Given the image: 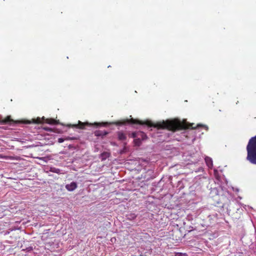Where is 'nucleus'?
Masks as SVG:
<instances>
[{"label": "nucleus", "instance_id": "obj_1", "mask_svg": "<svg viewBox=\"0 0 256 256\" xmlns=\"http://www.w3.org/2000/svg\"><path fill=\"white\" fill-rule=\"evenodd\" d=\"M126 123L139 124L142 125L144 124L150 127H154L158 129H166L172 132H176L177 130L186 129L193 130L199 128H206V130L208 128L206 126L201 124H198L196 126H194V124L193 123L189 124L185 120L181 122L178 119H174L172 120H168L166 121H160L154 124L149 120L142 121L132 118L130 120L126 119L112 122V124L117 126H120L125 124Z\"/></svg>", "mask_w": 256, "mask_h": 256}, {"label": "nucleus", "instance_id": "obj_2", "mask_svg": "<svg viewBox=\"0 0 256 256\" xmlns=\"http://www.w3.org/2000/svg\"><path fill=\"white\" fill-rule=\"evenodd\" d=\"M246 150V160L251 164H256V136L250 139Z\"/></svg>", "mask_w": 256, "mask_h": 256}, {"label": "nucleus", "instance_id": "obj_3", "mask_svg": "<svg viewBox=\"0 0 256 256\" xmlns=\"http://www.w3.org/2000/svg\"><path fill=\"white\" fill-rule=\"evenodd\" d=\"M43 122H46L50 124H58V122L54 118H46L44 116L42 118L38 117L36 118H32L31 120H26L24 122V124H40Z\"/></svg>", "mask_w": 256, "mask_h": 256}, {"label": "nucleus", "instance_id": "obj_4", "mask_svg": "<svg viewBox=\"0 0 256 256\" xmlns=\"http://www.w3.org/2000/svg\"><path fill=\"white\" fill-rule=\"evenodd\" d=\"M0 123L2 124H14L19 123L18 121H15L14 120L12 119L11 116H7L6 118H0Z\"/></svg>", "mask_w": 256, "mask_h": 256}, {"label": "nucleus", "instance_id": "obj_5", "mask_svg": "<svg viewBox=\"0 0 256 256\" xmlns=\"http://www.w3.org/2000/svg\"><path fill=\"white\" fill-rule=\"evenodd\" d=\"M106 123L100 124V123H96V122L94 123V124H88V122H81L79 121L78 124V125L75 124V125H74V126L76 128H78L80 129H84L86 126L94 125V126H102V125L106 126Z\"/></svg>", "mask_w": 256, "mask_h": 256}, {"label": "nucleus", "instance_id": "obj_6", "mask_svg": "<svg viewBox=\"0 0 256 256\" xmlns=\"http://www.w3.org/2000/svg\"><path fill=\"white\" fill-rule=\"evenodd\" d=\"M77 188V184L76 182H72L70 184H67L66 186V189L70 192L74 190Z\"/></svg>", "mask_w": 256, "mask_h": 256}, {"label": "nucleus", "instance_id": "obj_7", "mask_svg": "<svg viewBox=\"0 0 256 256\" xmlns=\"http://www.w3.org/2000/svg\"><path fill=\"white\" fill-rule=\"evenodd\" d=\"M118 138L120 140H125L126 139V134L122 131L117 132Z\"/></svg>", "mask_w": 256, "mask_h": 256}, {"label": "nucleus", "instance_id": "obj_8", "mask_svg": "<svg viewBox=\"0 0 256 256\" xmlns=\"http://www.w3.org/2000/svg\"><path fill=\"white\" fill-rule=\"evenodd\" d=\"M137 135H138V138H140V140H145L148 138L146 134L142 132H140V131L138 132Z\"/></svg>", "mask_w": 256, "mask_h": 256}, {"label": "nucleus", "instance_id": "obj_9", "mask_svg": "<svg viewBox=\"0 0 256 256\" xmlns=\"http://www.w3.org/2000/svg\"><path fill=\"white\" fill-rule=\"evenodd\" d=\"M108 132H103V131H96L95 132V135L96 136H104L108 134Z\"/></svg>", "mask_w": 256, "mask_h": 256}, {"label": "nucleus", "instance_id": "obj_10", "mask_svg": "<svg viewBox=\"0 0 256 256\" xmlns=\"http://www.w3.org/2000/svg\"><path fill=\"white\" fill-rule=\"evenodd\" d=\"M134 144L136 146H140L141 144L142 140H140V138H137L134 140Z\"/></svg>", "mask_w": 256, "mask_h": 256}, {"label": "nucleus", "instance_id": "obj_11", "mask_svg": "<svg viewBox=\"0 0 256 256\" xmlns=\"http://www.w3.org/2000/svg\"><path fill=\"white\" fill-rule=\"evenodd\" d=\"M206 162L208 167H212V160L210 158H206Z\"/></svg>", "mask_w": 256, "mask_h": 256}, {"label": "nucleus", "instance_id": "obj_12", "mask_svg": "<svg viewBox=\"0 0 256 256\" xmlns=\"http://www.w3.org/2000/svg\"><path fill=\"white\" fill-rule=\"evenodd\" d=\"M136 215L135 214H130L128 215V219L130 220H132L136 218Z\"/></svg>", "mask_w": 256, "mask_h": 256}, {"label": "nucleus", "instance_id": "obj_13", "mask_svg": "<svg viewBox=\"0 0 256 256\" xmlns=\"http://www.w3.org/2000/svg\"><path fill=\"white\" fill-rule=\"evenodd\" d=\"M175 256H186L185 253L176 252L175 254Z\"/></svg>", "mask_w": 256, "mask_h": 256}, {"label": "nucleus", "instance_id": "obj_14", "mask_svg": "<svg viewBox=\"0 0 256 256\" xmlns=\"http://www.w3.org/2000/svg\"><path fill=\"white\" fill-rule=\"evenodd\" d=\"M137 134L138 132H134L131 134V136L135 139L138 138Z\"/></svg>", "mask_w": 256, "mask_h": 256}, {"label": "nucleus", "instance_id": "obj_15", "mask_svg": "<svg viewBox=\"0 0 256 256\" xmlns=\"http://www.w3.org/2000/svg\"><path fill=\"white\" fill-rule=\"evenodd\" d=\"M108 154L107 153V152H103L102 154V156H105V157H108Z\"/></svg>", "mask_w": 256, "mask_h": 256}, {"label": "nucleus", "instance_id": "obj_16", "mask_svg": "<svg viewBox=\"0 0 256 256\" xmlns=\"http://www.w3.org/2000/svg\"><path fill=\"white\" fill-rule=\"evenodd\" d=\"M58 142L60 143H62V142H64V140L63 138H59L58 139Z\"/></svg>", "mask_w": 256, "mask_h": 256}, {"label": "nucleus", "instance_id": "obj_17", "mask_svg": "<svg viewBox=\"0 0 256 256\" xmlns=\"http://www.w3.org/2000/svg\"><path fill=\"white\" fill-rule=\"evenodd\" d=\"M58 171H59V170L58 169V170H56L54 171H53V172H56V173H58Z\"/></svg>", "mask_w": 256, "mask_h": 256}, {"label": "nucleus", "instance_id": "obj_18", "mask_svg": "<svg viewBox=\"0 0 256 256\" xmlns=\"http://www.w3.org/2000/svg\"><path fill=\"white\" fill-rule=\"evenodd\" d=\"M44 130H50V128H44Z\"/></svg>", "mask_w": 256, "mask_h": 256}]
</instances>
